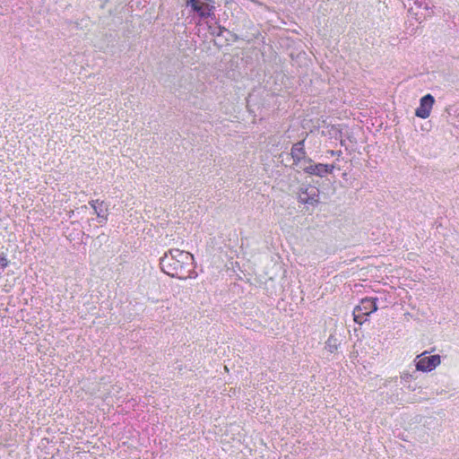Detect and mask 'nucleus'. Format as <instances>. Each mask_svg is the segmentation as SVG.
<instances>
[{
  "instance_id": "f257e3e1",
  "label": "nucleus",
  "mask_w": 459,
  "mask_h": 459,
  "mask_svg": "<svg viewBox=\"0 0 459 459\" xmlns=\"http://www.w3.org/2000/svg\"><path fill=\"white\" fill-rule=\"evenodd\" d=\"M160 265L162 272L170 277L186 280L197 276L194 269L193 255L178 248L165 252L160 258Z\"/></svg>"
},
{
  "instance_id": "f03ea898",
  "label": "nucleus",
  "mask_w": 459,
  "mask_h": 459,
  "mask_svg": "<svg viewBox=\"0 0 459 459\" xmlns=\"http://www.w3.org/2000/svg\"><path fill=\"white\" fill-rule=\"evenodd\" d=\"M186 5L191 8L200 21L214 17V2L212 0H186Z\"/></svg>"
},
{
  "instance_id": "7ed1b4c3",
  "label": "nucleus",
  "mask_w": 459,
  "mask_h": 459,
  "mask_svg": "<svg viewBox=\"0 0 459 459\" xmlns=\"http://www.w3.org/2000/svg\"><path fill=\"white\" fill-rule=\"evenodd\" d=\"M377 298L362 299L360 303L353 310L354 321L362 325L367 321L368 316L377 310Z\"/></svg>"
},
{
  "instance_id": "20e7f679",
  "label": "nucleus",
  "mask_w": 459,
  "mask_h": 459,
  "mask_svg": "<svg viewBox=\"0 0 459 459\" xmlns=\"http://www.w3.org/2000/svg\"><path fill=\"white\" fill-rule=\"evenodd\" d=\"M414 362L416 370L430 372L441 363V358L439 355H429V351H425L416 357Z\"/></svg>"
},
{
  "instance_id": "39448f33",
  "label": "nucleus",
  "mask_w": 459,
  "mask_h": 459,
  "mask_svg": "<svg viewBox=\"0 0 459 459\" xmlns=\"http://www.w3.org/2000/svg\"><path fill=\"white\" fill-rule=\"evenodd\" d=\"M298 198L302 204L315 205L319 202V190L313 186H301Z\"/></svg>"
},
{
  "instance_id": "423d86ee",
  "label": "nucleus",
  "mask_w": 459,
  "mask_h": 459,
  "mask_svg": "<svg viewBox=\"0 0 459 459\" xmlns=\"http://www.w3.org/2000/svg\"><path fill=\"white\" fill-rule=\"evenodd\" d=\"M333 168L334 167L333 165H326L322 163L315 164L313 163L312 160H310V162L307 164L300 165V169L306 173L316 175L321 178L327 174H331Z\"/></svg>"
},
{
  "instance_id": "0eeeda50",
  "label": "nucleus",
  "mask_w": 459,
  "mask_h": 459,
  "mask_svg": "<svg viewBox=\"0 0 459 459\" xmlns=\"http://www.w3.org/2000/svg\"><path fill=\"white\" fill-rule=\"evenodd\" d=\"M290 155L293 159L294 164L299 168L300 165L309 163L311 160L306 156L304 141H299L292 145Z\"/></svg>"
},
{
  "instance_id": "6e6552de",
  "label": "nucleus",
  "mask_w": 459,
  "mask_h": 459,
  "mask_svg": "<svg viewBox=\"0 0 459 459\" xmlns=\"http://www.w3.org/2000/svg\"><path fill=\"white\" fill-rule=\"evenodd\" d=\"M435 99L431 94H427L420 99V106L415 110V115L420 118H428L430 115Z\"/></svg>"
},
{
  "instance_id": "1a4fd4ad",
  "label": "nucleus",
  "mask_w": 459,
  "mask_h": 459,
  "mask_svg": "<svg viewBox=\"0 0 459 459\" xmlns=\"http://www.w3.org/2000/svg\"><path fill=\"white\" fill-rule=\"evenodd\" d=\"M89 204L92 207L94 213L99 216L100 214H108V205L100 200H91Z\"/></svg>"
},
{
  "instance_id": "9d476101",
  "label": "nucleus",
  "mask_w": 459,
  "mask_h": 459,
  "mask_svg": "<svg viewBox=\"0 0 459 459\" xmlns=\"http://www.w3.org/2000/svg\"><path fill=\"white\" fill-rule=\"evenodd\" d=\"M337 340L333 337H330L326 342V348L330 352H333L337 349Z\"/></svg>"
},
{
  "instance_id": "9b49d317",
  "label": "nucleus",
  "mask_w": 459,
  "mask_h": 459,
  "mask_svg": "<svg viewBox=\"0 0 459 459\" xmlns=\"http://www.w3.org/2000/svg\"><path fill=\"white\" fill-rule=\"evenodd\" d=\"M412 378H413V376L411 374H410L409 372H403L401 375V380L403 383L410 382Z\"/></svg>"
},
{
  "instance_id": "f8f14e48",
  "label": "nucleus",
  "mask_w": 459,
  "mask_h": 459,
  "mask_svg": "<svg viewBox=\"0 0 459 459\" xmlns=\"http://www.w3.org/2000/svg\"><path fill=\"white\" fill-rule=\"evenodd\" d=\"M108 214H100V215L97 216L98 222L100 225L105 224L108 221Z\"/></svg>"
}]
</instances>
